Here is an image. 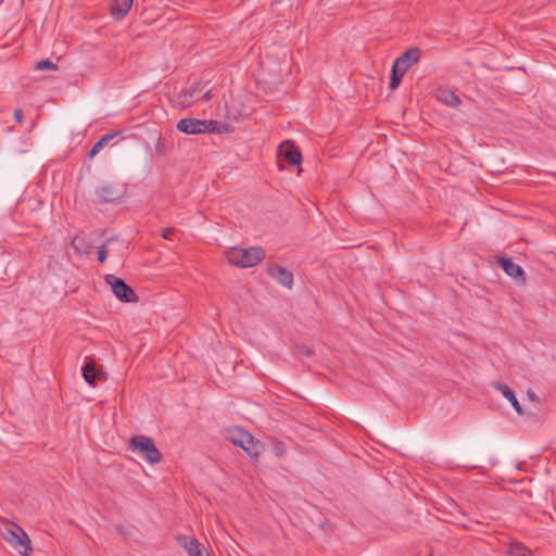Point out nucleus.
<instances>
[{"instance_id":"nucleus-2","label":"nucleus","mask_w":556,"mask_h":556,"mask_svg":"<svg viewBox=\"0 0 556 556\" xmlns=\"http://www.w3.org/2000/svg\"><path fill=\"white\" fill-rule=\"evenodd\" d=\"M265 257V250L260 247L239 248L232 247L226 251L227 261L235 266L247 268L261 263Z\"/></svg>"},{"instance_id":"nucleus-21","label":"nucleus","mask_w":556,"mask_h":556,"mask_svg":"<svg viewBox=\"0 0 556 556\" xmlns=\"http://www.w3.org/2000/svg\"><path fill=\"white\" fill-rule=\"evenodd\" d=\"M269 442L271 445L273 453L277 457H282L286 455L287 450H286V445L282 441L276 439V438H270Z\"/></svg>"},{"instance_id":"nucleus-23","label":"nucleus","mask_w":556,"mask_h":556,"mask_svg":"<svg viewBox=\"0 0 556 556\" xmlns=\"http://www.w3.org/2000/svg\"><path fill=\"white\" fill-rule=\"evenodd\" d=\"M510 555L511 556H532L531 552L528 548H526V547H523L521 545H517L515 547H511Z\"/></svg>"},{"instance_id":"nucleus-29","label":"nucleus","mask_w":556,"mask_h":556,"mask_svg":"<svg viewBox=\"0 0 556 556\" xmlns=\"http://www.w3.org/2000/svg\"><path fill=\"white\" fill-rule=\"evenodd\" d=\"M201 99H203L204 101H210V100L212 99L211 90H206V91L202 94Z\"/></svg>"},{"instance_id":"nucleus-16","label":"nucleus","mask_w":556,"mask_h":556,"mask_svg":"<svg viewBox=\"0 0 556 556\" xmlns=\"http://www.w3.org/2000/svg\"><path fill=\"white\" fill-rule=\"evenodd\" d=\"M81 371H83V377H84L85 381L91 387H96L97 379L100 376H102V372L97 370L93 362H87L83 366Z\"/></svg>"},{"instance_id":"nucleus-25","label":"nucleus","mask_w":556,"mask_h":556,"mask_svg":"<svg viewBox=\"0 0 556 556\" xmlns=\"http://www.w3.org/2000/svg\"><path fill=\"white\" fill-rule=\"evenodd\" d=\"M175 228H164L161 232V236L162 238L166 239V240H170L172 239V236L175 233Z\"/></svg>"},{"instance_id":"nucleus-30","label":"nucleus","mask_w":556,"mask_h":556,"mask_svg":"<svg viewBox=\"0 0 556 556\" xmlns=\"http://www.w3.org/2000/svg\"><path fill=\"white\" fill-rule=\"evenodd\" d=\"M527 395L531 401H538V395L532 390H528Z\"/></svg>"},{"instance_id":"nucleus-12","label":"nucleus","mask_w":556,"mask_h":556,"mask_svg":"<svg viewBox=\"0 0 556 556\" xmlns=\"http://www.w3.org/2000/svg\"><path fill=\"white\" fill-rule=\"evenodd\" d=\"M421 51L418 47H413L405 51L401 56H399L393 65L399 67L402 73H406L415 63H417L420 59Z\"/></svg>"},{"instance_id":"nucleus-8","label":"nucleus","mask_w":556,"mask_h":556,"mask_svg":"<svg viewBox=\"0 0 556 556\" xmlns=\"http://www.w3.org/2000/svg\"><path fill=\"white\" fill-rule=\"evenodd\" d=\"M278 155L292 166L300 165L303 160L300 149L291 140H285L279 144Z\"/></svg>"},{"instance_id":"nucleus-14","label":"nucleus","mask_w":556,"mask_h":556,"mask_svg":"<svg viewBox=\"0 0 556 556\" xmlns=\"http://www.w3.org/2000/svg\"><path fill=\"white\" fill-rule=\"evenodd\" d=\"M134 0H112L110 4V13L113 18L123 20L129 12Z\"/></svg>"},{"instance_id":"nucleus-3","label":"nucleus","mask_w":556,"mask_h":556,"mask_svg":"<svg viewBox=\"0 0 556 556\" xmlns=\"http://www.w3.org/2000/svg\"><path fill=\"white\" fill-rule=\"evenodd\" d=\"M129 448L135 453H140L150 464H159L162 460V454L154 441L147 435L138 434L131 437Z\"/></svg>"},{"instance_id":"nucleus-9","label":"nucleus","mask_w":556,"mask_h":556,"mask_svg":"<svg viewBox=\"0 0 556 556\" xmlns=\"http://www.w3.org/2000/svg\"><path fill=\"white\" fill-rule=\"evenodd\" d=\"M267 274L277 280L278 283L287 289H291L293 286V274L291 270L278 264H268Z\"/></svg>"},{"instance_id":"nucleus-6","label":"nucleus","mask_w":556,"mask_h":556,"mask_svg":"<svg viewBox=\"0 0 556 556\" xmlns=\"http://www.w3.org/2000/svg\"><path fill=\"white\" fill-rule=\"evenodd\" d=\"M214 125L208 119L182 118L177 123L176 128L187 135H201L208 134V130L214 129V127L210 128V126Z\"/></svg>"},{"instance_id":"nucleus-15","label":"nucleus","mask_w":556,"mask_h":556,"mask_svg":"<svg viewBox=\"0 0 556 556\" xmlns=\"http://www.w3.org/2000/svg\"><path fill=\"white\" fill-rule=\"evenodd\" d=\"M435 97L438 101L451 108H457L462 103L460 98L447 88H439Z\"/></svg>"},{"instance_id":"nucleus-19","label":"nucleus","mask_w":556,"mask_h":556,"mask_svg":"<svg viewBox=\"0 0 556 556\" xmlns=\"http://www.w3.org/2000/svg\"><path fill=\"white\" fill-rule=\"evenodd\" d=\"M404 75H405V73H402V71H400L399 67H395V65H392L389 89L395 90L400 86Z\"/></svg>"},{"instance_id":"nucleus-20","label":"nucleus","mask_w":556,"mask_h":556,"mask_svg":"<svg viewBox=\"0 0 556 556\" xmlns=\"http://www.w3.org/2000/svg\"><path fill=\"white\" fill-rule=\"evenodd\" d=\"M214 126H210V128L214 127V129L208 130V134H227L233 131V127L227 123H220L218 121L208 119Z\"/></svg>"},{"instance_id":"nucleus-7","label":"nucleus","mask_w":556,"mask_h":556,"mask_svg":"<svg viewBox=\"0 0 556 556\" xmlns=\"http://www.w3.org/2000/svg\"><path fill=\"white\" fill-rule=\"evenodd\" d=\"M100 204H119L125 197V189L114 185H106L94 191Z\"/></svg>"},{"instance_id":"nucleus-18","label":"nucleus","mask_w":556,"mask_h":556,"mask_svg":"<svg viewBox=\"0 0 556 556\" xmlns=\"http://www.w3.org/2000/svg\"><path fill=\"white\" fill-rule=\"evenodd\" d=\"M202 90L203 87H201L200 84H197L195 86L185 90L180 93L181 103L189 105L191 101L198 100V96L200 92H202Z\"/></svg>"},{"instance_id":"nucleus-4","label":"nucleus","mask_w":556,"mask_h":556,"mask_svg":"<svg viewBox=\"0 0 556 556\" xmlns=\"http://www.w3.org/2000/svg\"><path fill=\"white\" fill-rule=\"evenodd\" d=\"M3 539L22 556H28L31 552L30 540L27 533L17 525L13 523L2 532Z\"/></svg>"},{"instance_id":"nucleus-11","label":"nucleus","mask_w":556,"mask_h":556,"mask_svg":"<svg viewBox=\"0 0 556 556\" xmlns=\"http://www.w3.org/2000/svg\"><path fill=\"white\" fill-rule=\"evenodd\" d=\"M176 540L189 556H210L203 544L194 538L180 534L177 535Z\"/></svg>"},{"instance_id":"nucleus-13","label":"nucleus","mask_w":556,"mask_h":556,"mask_svg":"<svg viewBox=\"0 0 556 556\" xmlns=\"http://www.w3.org/2000/svg\"><path fill=\"white\" fill-rule=\"evenodd\" d=\"M492 386L494 389L500 391L505 399H507L509 401L513 408L515 409V412L518 415L523 414L522 407H521L520 403L518 402L517 396H516L515 392L513 391V389H510L507 384L500 382V381L493 382Z\"/></svg>"},{"instance_id":"nucleus-26","label":"nucleus","mask_w":556,"mask_h":556,"mask_svg":"<svg viewBox=\"0 0 556 556\" xmlns=\"http://www.w3.org/2000/svg\"><path fill=\"white\" fill-rule=\"evenodd\" d=\"M298 350H299V353L306 355V356H312L314 353L313 350L307 345H301L298 348Z\"/></svg>"},{"instance_id":"nucleus-5","label":"nucleus","mask_w":556,"mask_h":556,"mask_svg":"<svg viewBox=\"0 0 556 556\" xmlns=\"http://www.w3.org/2000/svg\"><path fill=\"white\" fill-rule=\"evenodd\" d=\"M104 279L105 282L111 286L114 295L119 301L125 303H135L138 301V295L124 279L112 274L106 275Z\"/></svg>"},{"instance_id":"nucleus-22","label":"nucleus","mask_w":556,"mask_h":556,"mask_svg":"<svg viewBox=\"0 0 556 556\" xmlns=\"http://www.w3.org/2000/svg\"><path fill=\"white\" fill-rule=\"evenodd\" d=\"M35 68L38 71H47V70L55 71L58 68V66L51 60L45 59V60L37 62L35 65Z\"/></svg>"},{"instance_id":"nucleus-24","label":"nucleus","mask_w":556,"mask_h":556,"mask_svg":"<svg viewBox=\"0 0 556 556\" xmlns=\"http://www.w3.org/2000/svg\"><path fill=\"white\" fill-rule=\"evenodd\" d=\"M97 254H98V261L100 263H104L106 257H108V249H106V245L105 244H102L98 248V251H97Z\"/></svg>"},{"instance_id":"nucleus-27","label":"nucleus","mask_w":556,"mask_h":556,"mask_svg":"<svg viewBox=\"0 0 556 556\" xmlns=\"http://www.w3.org/2000/svg\"><path fill=\"white\" fill-rule=\"evenodd\" d=\"M23 117H24V113L21 109H15L14 110V118L17 123H22L23 121Z\"/></svg>"},{"instance_id":"nucleus-28","label":"nucleus","mask_w":556,"mask_h":556,"mask_svg":"<svg viewBox=\"0 0 556 556\" xmlns=\"http://www.w3.org/2000/svg\"><path fill=\"white\" fill-rule=\"evenodd\" d=\"M78 242H83V239H80L78 236L74 237L71 245L76 250L79 251V244Z\"/></svg>"},{"instance_id":"nucleus-17","label":"nucleus","mask_w":556,"mask_h":556,"mask_svg":"<svg viewBox=\"0 0 556 556\" xmlns=\"http://www.w3.org/2000/svg\"><path fill=\"white\" fill-rule=\"evenodd\" d=\"M119 136V132H112V134H106L104 136H102L94 144L93 147L91 148V150L89 151L88 153V157L89 159H93L105 146H108L110 143V141Z\"/></svg>"},{"instance_id":"nucleus-1","label":"nucleus","mask_w":556,"mask_h":556,"mask_svg":"<svg viewBox=\"0 0 556 556\" xmlns=\"http://www.w3.org/2000/svg\"><path fill=\"white\" fill-rule=\"evenodd\" d=\"M227 439L236 446H240L253 463L258 462L262 446L260 440L255 439L249 431L241 427L229 428Z\"/></svg>"},{"instance_id":"nucleus-10","label":"nucleus","mask_w":556,"mask_h":556,"mask_svg":"<svg viewBox=\"0 0 556 556\" xmlns=\"http://www.w3.org/2000/svg\"><path fill=\"white\" fill-rule=\"evenodd\" d=\"M497 265L503 269V271L514 278L519 283L526 282V274L522 267L515 262H513L511 258L508 257H498L497 258Z\"/></svg>"}]
</instances>
